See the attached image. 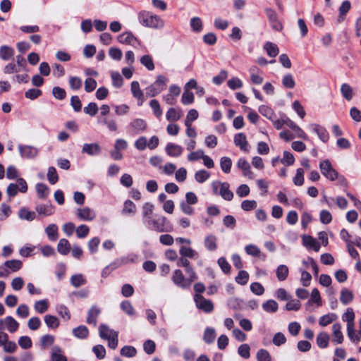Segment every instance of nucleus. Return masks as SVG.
Returning a JSON list of instances; mask_svg holds the SVG:
<instances>
[{"label": "nucleus", "mask_w": 361, "mask_h": 361, "mask_svg": "<svg viewBox=\"0 0 361 361\" xmlns=\"http://www.w3.org/2000/svg\"><path fill=\"white\" fill-rule=\"evenodd\" d=\"M143 224L148 228L159 233L171 232L173 230L172 224L165 216H161L157 219H154L152 217L149 219H147Z\"/></svg>", "instance_id": "obj_1"}, {"label": "nucleus", "mask_w": 361, "mask_h": 361, "mask_svg": "<svg viewBox=\"0 0 361 361\" xmlns=\"http://www.w3.org/2000/svg\"><path fill=\"white\" fill-rule=\"evenodd\" d=\"M140 23L145 26L152 28L161 27L164 25L163 21L157 16H152L148 12H140L138 16Z\"/></svg>", "instance_id": "obj_2"}, {"label": "nucleus", "mask_w": 361, "mask_h": 361, "mask_svg": "<svg viewBox=\"0 0 361 361\" xmlns=\"http://www.w3.org/2000/svg\"><path fill=\"white\" fill-rule=\"evenodd\" d=\"M167 81L168 79L164 75H158L156 80L147 88V95L153 97L159 94L166 89Z\"/></svg>", "instance_id": "obj_3"}, {"label": "nucleus", "mask_w": 361, "mask_h": 361, "mask_svg": "<svg viewBox=\"0 0 361 361\" xmlns=\"http://www.w3.org/2000/svg\"><path fill=\"white\" fill-rule=\"evenodd\" d=\"M194 301L196 307L205 313H211L214 310V304L212 300L206 299L201 294L194 295Z\"/></svg>", "instance_id": "obj_4"}, {"label": "nucleus", "mask_w": 361, "mask_h": 361, "mask_svg": "<svg viewBox=\"0 0 361 361\" xmlns=\"http://www.w3.org/2000/svg\"><path fill=\"white\" fill-rule=\"evenodd\" d=\"M320 171L324 176L331 181L336 180L338 172L332 167L329 159H325L319 164Z\"/></svg>", "instance_id": "obj_5"}, {"label": "nucleus", "mask_w": 361, "mask_h": 361, "mask_svg": "<svg viewBox=\"0 0 361 361\" xmlns=\"http://www.w3.org/2000/svg\"><path fill=\"white\" fill-rule=\"evenodd\" d=\"M171 279L175 285L183 289L188 288L191 286L188 278L185 277L180 269H176L173 271Z\"/></svg>", "instance_id": "obj_6"}, {"label": "nucleus", "mask_w": 361, "mask_h": 361, "mask_svg": "<svg viewBox=\"0 0 361 361\" xmlns=\"http://www.w3.org/2000/svg\"><path fill=\"white\" fill-rule=\"evenodd\" d=\"M354 319L355 314L353 309L348 308L345 313L343 315V320L347 322V331L350 339H353V334H355Z\"/></svg>", "instance_id": "obj_7"}, {"label": "nucleus", "mask_w": 361, "mask_h": 361, "mask_svg": "<svg viewBox=\"0 0 361 361\" xmlns=\"http://www.w3.org/2000/svg\"><path fill=\"white\" fill-rule=\"evenodd\" d=\"M20 154L22 157L27 159H33L38 154V149L30 145H18Z\"/></svg>", "instance_id": "obj_8"}, {"label": "nucleus", "mask_w": 361, "mask_h": 361, "mask_svg": "<svg viewBox=\"0 0 361 361\" xmlns=\"http://www.w3.org/2000/svg\"><path fill=\"white\" fill-rule=\"evenodd\" d=\"M310 128L312 131L317 134L318 137L323 142H326L329 140V133L324 127L313 123L310 125Z\"/></svg>", "instance_id": "obj_9"}, {"label": "nucleus", "mask_w": 361, "mask_h": 361, "mask_svg": "<svg viewBox=\"0 0 361 361\" xmlns=\"http://www.w3.org/2000/svg\"><path fill=\"white\" fill-rule=\"evenodd\" d=\"M77 216L84 221H92L96 217V214L94 210L89 207H84L78 209L77 211Z\"/></svg>", "instance_id": "obj_10"}, {"label": "nucleus", "mask_w": 361, "mask_h": 361, "mask_svg": "<svg viewBox=\"0 0 361 361\" xmlns=\"http://www.w3.org/2000/svg\"><path fill=\"white\" fill-rule=\"evenodd\" d=\"M101 312L100 309L96 306L92 305L88 311L87 317V323L89 324H92L94 326H97V318Z\"/></svg>", "instance_id": "obj_11"}, {"label": "nucleus", "mask_w": 361, "mask_h": 361, "mask_svg": "<svg viewBox=\"0 0 361 361\" xmlns=\"http://www.w3.org/2000/svg\"><path fill=\"white\" fill-rule=\"evenodd\" d=\"M165 150L169 156L178 157L182 154L183 149L180 145H178L172 142H169L166 146Z\"/></svg>", "instance_id": "obj_12"}, {"label": "nucleus", "mask_w": 361, "mask_h": 361, "mask_svg": "<svg viewBox=\"0 0 361 361\" xmlns=\"http://www.w3.org/2000/svg\"><path fill=\"white\" fill-rule=\"evenodd\" d=\"M234 143L237 147H239L241 150L248 152V142L244 133H239L235 135Z\"/></svg>", "instance_id": "obj_13"}, {"label": "nucleus", "mask_w": 361, "mask_h": 361, "mask_svg": "<svg viewBox=\"0 0 361 361\" xmlns=\"http://www.w3.org/2000/svg\"><path fill=\"white\" fill-rule=\"evenodd\" d=\"M118 41L121 44H128L134 46L137 42V38L130 32H125L118 35Z\"/></svg>", "instance_id": "obj_14"}, {"label": "nucleus", "mask_w": 361, "mask_h": 361, "mask_svg": "<svg viewBox=\"0 0 361 361\" xmlns=\"http://www.w3.org/2000/svg\"><path fill=\"white\" fill-rule=\"evenodd\" d=\"M82 152L90 156L99 154L101 152V147L97 143L84 144Z\"/></svg>", "instance_id": "obj_15"}, {"label": "nucleus", "mask_w": 361, "mask_h": 361, "mask_svg": "<svg viewBox=\"0 0 361 361\" xmlns=\"http://www.w3.org/2000/svg\"><path fill=\"white\" fill-rule=\"evenodd\" d=\"M302 243L307 247L312 248L315 252H319L321 247L319 243L310 235H304Z\"/></svg>", "instance_id": "obj_16"}, {"label": "nucleus", "mask_w": 361, "mask_h": 361, "mask_svg": "<svg viewBox=\"0 0 361 361\" xmlns=\"http://www.w3.org/2000/svg\"><path fill=\"white\" fill-rule=\"evenodd\" d=\"M237 165L238 167L243 171L244 176H248L250 178H252L253 173L250 170V164L245 159H239Z\"/></svg>", "instance_id": "obj_17"}, {"label": "nucleus", "mask_w": 361, "mask_h": 361, "mask_svg": "<svg viewBox=\"0 0 361 361\" xmlns=\"http://www.w3.org/2000/svg\"><path fill=\"white\" fill-rule=\"evenodd\" d=\"M224 200L230 201L233 197V193L229 190V184L226 182L221 184L220 191L219 192Z\"/></svg>", "instance_id": "obj_18"}, {"label": "nucleus", "mask_w": 361, "mask_h": 361, "mask_svg": "<svg viewBox=\"0 0 361 361\" xmlns=\"http://www.w3.org/2000/svg\"><path fill=\"white\" fill-rule=\"evenodd\" d=\"M14 55V49L7 45L0 47V58L4 61L9 60Z\"/></svg>", "instance_id": "obj_19"}, {"label": "nucleus", "mask_w": 361, "mask_h": 361, "mask_svg": "<svg viewBox=\"0 0 361 361\" xmlns=\"http://www.w3.org/2000/svg\"><path fill=\"white\" fill-rule=\"evenodd\" d=\"M35 209L39 215L50 216L54 213V207L51 204H39Z\"/></svg>", "instance_id": "obj_20"}, {"label": "nucleus", "mask_w": 361, "mask_h": 361, "mask_svg": "<svg viewBox=\"0 0 361 361\" xmlns=\"http://www.w3.org/2000/svg\"><path fill=\"white\" fill-rule=\"evenodd\" d=\"M99 336L102 339H107L109 337L113 336V333H118L113 329H109V327L104 324H102L99 327Z\"/></svg>", "instance_id": "obj_21"}, {"label": "nucleus", "mask_w": 361, "mask_h": 361, "mask_svg": "<svg viewBox=\"0 0 361 361\" xmlns=\"http://www.w3.org/2000/svg\"><path fill=\"white\" fill-rule=\"evenodd\" d=\"M71 250V245L67 239L62 238L59 240L57 245L58 252L63 255H67Z\"/></svg>", "instance_id": "obj_22"}, {"label": "nucleus", "mask_w": 361, "mask_h": 361, "mask_svg": "<svg viewBox=\"0 0 361 361\" xmlns=\"http://www.w3.org/2000/svg\"><path fill=\"white\" fill-rule=\"evenodd\" d=\"M154 205L150 202H146L142 207V221H146L152 217Z\"/></svg>", "instance_id": "obj_23"}, {"label": "nucleus", "mask_w": 361, "mask_h": 361, "mask_svg": "<svg viewBox=\"0 0 361 361\" xmlns=\"http://www.w3.org/2000/svg\"><path fill=\"white\" fill-rule=\"evenodd\" d=\"M353 300V294L352 291L347 288H343L341 291L340 300L342 304L346 305Z\"/></svg>", "instance_id": "obj_24"}, {"label": "nucleus", "mask_w": 361, "mask_h": 361, "mask_svg": "<svg viewBox=\"0 0 361 361\" xmlns=\"http://www.w3.org/2000/svg\"><path fill=\"white\" fill-rule=\"evenodd\" d=\"M45 232L50 240L54 241L58 238V227L56 224H49L46 228Z\"/></svg>", "instance_id": "obj_25"}, {"label": "nucleus", "mask_w": 361, "mask_h": 361, "mask_svg": "<svg viewBox=\"0 0 361 361\" xmlns=\"http://www.w3.org/2000/svg\"><path fill=\"white\" fill-rule=\"evenodd\" d=\"M73 335L80 339L86 338L89 334L88 329L83 325H80L73 329Z\"/></svg>", "instance_id": "obj_26"}, {"label": "nucleus", "mask_w": 361, "mask_h": 361, "mask_svg": "<svg viewBox=\"0 0 361 361\" xmlns=\"http://www.w3.org/2000/svg\"><path fill=\"white\" fill-rule=\"evenodd\" d=\"M4 266L12 271L16 272L22 268L23 263L19 259H11L6 261L4 262Z\"/></svg>", "instance_id": "obj_27"}, {"label": "nucleus", "mask_w": 361, "mask_h": 361, "mask_svg": "<svg viewBox=\"0 0 361 361\" xmlns=\"http://www.w3.org/2000/svg\"><path fill=\"white\" fill-rule=\"evenodd\" d=\"M181 111L174 108H170L166 115V119L169 121H177L181 117Z\"/></svg>", "instance_id": "obj_28"}, {"label": "nucleus", "mask_w": 361, "mask_h": 361, "mask_svg": "<svg viewBox=\"0 0 361 361\" xmlns=\"http://www.w3.org/2000/svg\"><path fill=\"white\" fill-rule=\"evenodd\" d=\"M329 336L324 332L319 333L317 336V344L321 348H325L328 346Z\"/></svg>", "instance_id": "obj_29"}, {"label": "nucleus", "mask_w": 361, "mask_h": 361, "mask_svg": "<svg viewBox=\"0 0 361 361\" xmlns=\"http://www.w3.org/2000/svg\"><path fill=\"white\" fill-rule=\"evenodd\" d=\"M180 255L183 257H189V258H197L198 254L191 247H188L185 246H181L179 250Z\"/></svg>", "instance_id": "obj_30"}, {"label": "nucleus", "mask_w": 361, "mask_h": 361, "mask_svg": "<svg viewBox=\"0 0 361 361\" xmlns=\"http://www.w3.org/2000/svg\"><path fill=\"white\" fill-rule=\"evenodd\" d=\"M264 48L270 57H275L279 54V50L277 45L272 42H267Z\"/></svg>", "instance_id": "obj_31"}, {"label": "nucleus", "mask_w": 361, "mask_h": 361, "mask_svg": "<svg viewBox=\"0 0 361 361\" xmlns=\"http://www.w3.org/2000/svg\"><path fill=\"white\" fill-rule=\"evenodd\" d=\"M5 324L8 330L11 333L16 332L19 326L18 322L16 321L11 316H8L5 318Z\"/></svg>", "instance_id": "obj_32"}, {"label": "nucleus", "mask_w": 361, "mask_h": 361, "mask_svg": "<svg viewBox=\"0 0 361 361\" xmlns=\"http://www.w3.org/2000/svg\"><path fill=\"white\" fill-rule=\"evenodd\" d=\"M44 322L47 326L51 329H56L59 326V319L54 315L47 314L44 317Z\"/></svg>", "instance_id": "obj_33"}, {"label": "nucleus", "mask_w": 361, "mask_h": 361, "mask_svg": "<svg viewBox=\"0 0 361 361\" xmlns=\"http://www.w3.org/2000/svg\"><path fill=\"white\" fill-rule=\"evenodd\" d=\"M204 246L210 251H214L217 248L216 238L213 235H208L204 239Z\"/></svg>", "instance_id": "obj_34"}, {"label": "nucleus", "mask_w": 361, "mask_h": 361, "mask_svg": "<svg viewBox=\"0 0 361 361\" xmlns=\"http://www.w3.org/2000/svg\"><path fill=\"white\" fill-rule=\"evenodd\" d=\"M288 268L287 266L281 264L279 265L276 271V276L278 279L281 281H283L286 279L288 275Z\"/></svg>", "instance_id": "obj_35"}, {"label": "nucleus", "mask_w": 361, "mask_h": 361, "mask_svg": "<svg viewBox=\"0 0 361 361\" xmlns=\"http://www.w3.org/2000/svg\"><path fill=\"white\" fill-rule=\"evenodd\" d=\"M136 212V206L135 204L130 200H126L124 202L123 208L122 209V213L125 214H135Z\"/></svg>", "instance_id": "obj_36"}, {"label": "nucleus", "mask_w": 361, "mask_h": 361, "mask_svg": "<svg viewBox=\"0 0 361 361\" xmlns=\"http://www.w3.org/2000/svg\"><path fill=\"white\" fill-rule=\"evenodd\" d=\"M278 307V303L274 300H269L262 304V308L267 312H276Z\"/></svg>", "instance_id": "obj_37"}, {"label": "nucleus", "mask_w": 361, "mask_h": 361, "mask_svg": "<svg viewBox=\"0 0 361 361\" xmlns=\"http://www.w3.org/2000/svg\"><path fill=\"white\" fill-rule=\"evenodd\" d=\"M216 334L215 331L213 328L207 327L204 332L203 336V339L205 341V343L210 344L213 343L215 340Z\"/></svg>", "instance_id": "obj_38"}, {"label": "nucleus", "mask_w": 361, "mask_h": 361, "mask_svg": "<svg viewBox=\"0 0 361 361\" xmlns=\"http://www.w3.org/2000/svg\"><path fill=\"white\" fill-rule=\"evenodd\" d=\"M341 326L339 324H334L332 326V330L334 336L335 337V341L337 343H341L343 341V336L341 331Z\"/></svg>", "instance_id": "obj_39"}, {"label": "nucleus", "mask_w": 361, "mask_h": 361, "mask_svg": "<svg viewBox=\"0 0 361 361\" xmlns=\"http://www.w3.org/2000/svg\"><path fill=\"white\" fill-rule=\"evenodd\" d=\"M36 190L40 199H45L49 193V188L44 183H37L36 185Z\"/></svg>", "instance_id": "obj_40"}, {"label": "nucleus", "mask_w": 361, "mask_h": 361, "mask_svg": "<svg viewBox=\"0 0 361 361\" xmlns=\"http://www.w3.org/2000/svg\"><path fill=\"white\" fill-rule=\"evenodd\" d=\"M282 84L284 87L288 89H293L295 86V82L290 73H288L283 77Z\"/></svg>", "instance_id": "obj_41"}, {"label": "nucleus", "mask_w": 361, "mask_h": 361, "mask_svg": "<svg viewBox=\"0 0 361 361\" xmlns=\"http://www.w3.org/2000/svg\"><path fill=\"white\" fill-rule=\"evenodd\" d=\"M228 305L233 310H240L243 307V301L238 298H231L228 300Z\"/></svg>", "instance_id": "obj_42"}, {"label": "nucleus", "mask_w": 361, "mask_h": 361, "mask_svg": "<svg viewBox=\"0 0 361 361\" xmlns=\"http://www.w3.org/2000/svg\"><path fill=\"white\" fill-rule=\"evenodd\" d=\"M220 166L224 173H228L231 171L232 161L229 157H224L221 159Z\"/></svg>", "instance_id": "obj_43"}, {"label": "nucleus", "mask_w": 361, "mask_h": 361, "mask_svg": "<svg viewBox=\"0 0 361 361\" xmlns=\"http://www.w3.org/2000/svg\"><path fill=\"white\" fill-rule=\"evenodd\" d=\"M120 353L122 356L133 357L135 356L137 350L133 346L125 345L121 349Z\"/></svg>", "instance_id": "obj_44"}, {"label": "nucleus", "mask_w": 361, "mask_h": 361, "mask_svg": "<svg viewBox=\"0 0 361 361\" xmlns=\"http://www.w3.org/2000/svg\"><path fill=\"white\" fill-rule=\"evenodd\" d=\"M18 215L20 219L27 221H32L35 218V213L27 210L26 208H21Z\"/></svg>", "instance_id": "obj_45"}, {"label": "nucleus", "mask_w": 361, "mask_h": 361, "mask_svg": "<svg viewBox=\"0 0 361 361\" xmlns=\"http://www.w3.org/2000/svg\"><path fill=\"white\" fill-rule=\"evenodd\" d=\"M209 176L210 173L204 169L197 171L195 174V180L200 183L206 181Z\"/></svg>", "instance_id": "obj_46"}, {"label": "nucleus", "mask_w": 361, "mask_h": 361, "mask_svg": "<svg viewBox=\"0 0 361 361\" xmlns=\"http://www.w3.org/2000/svg\"><path fill=\"white\" fill-rule=\"evenodd\" d=\"M49 308V302L47 300L37 301L35 304V310L39 314L45 312Z\"/></svg>", "instance_id": "obj_47"}, {"label": "nucleus", "mask_w": 361, "mask_h": 361, "mask_svg": "<svg viewBox=\"0 0 361 361\" xmlns=\"http://www.w3.org/2000/svg\"><path fill=\"white\" fill-rule=\"evenodd\" d=\"M341 92L346 100L350 101L353 98V90L349 85L346 83L343 84L341 87Z\"/></svg>", "instance_id": "obj_48"}, {"label": "nucleus", "mask_w": 361, "mask_h": 361, "mask_svg": "<svg viewBox=\"0 0 361 361\" xmlns=\"http://www.w3.org/2000/svg\"><path fill=\"white\" fill-rule=\"evenodd\" d=\"M71 283L75 288H78L86 283V280L82 274H75L71 276Z\"/></svg>", "instance_id": "obj_49"}, {"label": "nucleus", "mask_w": 361, "mask_h": 361, "mask_svg": "<svg viewBox=\"0 0 361 361\" xmlns=\"http://www.w3.org/2000/svg\"><path fill=\"white\" fill-rule=\"evenodd\" d=\"M131 92L134 97L140 99L143 97L142 91L140 88V85L137 81H133L131 82Z\"/></svg>", "instance_id": "obj_50"}, {"label": "nucleus", "mask_w": 361, "mask_h": 361, "mask_svg": "<svg viewBox=\"0 0 361 361\" xmlns=\"http://www.w3.org/2000/svg\"><path fill=\"white\" fill-rule=\"evenodd\" d=\"M121 310L129 316H133L135 314L134 307L131 302L128 300H125L121 303Z\"/></svg>", "instance_id": "obj_51"}, {"label": "nucleus", "mask_w": 361, "mask_h": 361, "mask_svg": "<svg viewBox=\"0 0 361 361\" xmlns=\"http://www.w3.org/2000/svg\"><path fill=\"white\" fill-rule=\"evenodd\" d=\"M190 26L194 32H200L202 30V22L200 18L193 17L190 20Z\"/></svg>", "instance_id": "obj_52"}, {"label": "nucleus", "mask_w": 361, "mask_h": 361, "mask_svg": "<svg viewBox=\"0 0 361 361\" xmlns=\"http://www.w3.org/2000/svg\"><path fill=\"white\" fill-rule=\"evenodd\" d=\"M140 63L149 71L154 69V64L152 58L149 55H144L140 59Z\"/></svg>", "instance_id": "obj_53"}, {"label": "nucleus", "mask_w": 361, "mask_h": 361, "mask_svg": "<svg viewBox=\"0 0 361 361\" xmlns=\"http://www.w3.org/2000/svg\"><path fill=\"white\" fill-rule=\"evenodd\" d=\"M131 126L137 132L144 131L147 127L146 122L140 118L135 119L131 123Z\"/></svg>", "instance_id": "obj_54"}, {"label": "nucleus", "mask_w": 361, "mask_h": 361, "mask_svg": "<svg viewBox=\"0 0 361 361\" xmlns=\"http://www.w3.org/2000/svg\"><path fill=\"white\" fill-rule=\"evenodd\" d=\"M312 302L316 303L319 306L322 305L320 293L319 290L316 288L312 290L311 298L308 300L307 304L310 305Z\"/></svg>", "instance_id": "obj_55"}, {"label": "nucleus", "mask_w": 361, "mask_h": 361, "mask_svg": "<svg viewBox=\"0 0 361 361\" xmlns=\"http://www.w3.org/2000/svg\"><path fill=\"white\" fill-rule=\"evenodd\" d=\"M54 350L51 355L52 361H67V357L61 353L62 350L59 347H54Z\"/></svg>", "instance_id": "obj_56"}, {"label": "nucleus", "mask_w": 361, "mask_h": 361, "mask_svg": "<svg viewBox=\"0 0 361 361\" xmlns=\"http://www.w3.org/2000/svg\"><path fill=\"white\" fill-rule=\"evenodd\" d=\"M84 112L90 116H94L98 112L97 104L94 102H90L83 109Z\"/></svg>", "instance_id": "obj_57"}, {"label": "nucleus", "mask_w": 361, "mask_h": 361, "mask_svg": "<svg viewBox=\"0 0 361 361\" xmlns=\"http://www.w3.org/2000/svg\"><path fill=\"white\" fill-rule=\"evenodd\" d=\"M249 279V274L246 271L240 270L235 277V281L240 285H245Z\"/></svg>", "instance_id": "obj_58"}, {"label": "nucleus", "mask_w": 361, "mask_h": 361, "mask_svg": "<svg viewBox=\"0 0 361 361\" xmlns=\"http://www.w3.org/2000/svg\"><path fill=\"white\" fill-rule=\"evenodd\" d=\"M54 336L49 334L44 335L40 340L41 346L43 349H45L48 346L51 345L54 343Z\"/></svg>", "instance_id": "obj_59"}, {"label": "nucleus", "mask_w": 361, "mask_h": 361, "mask_svg": "<svg viewBox=\"0 0 361 361\" xmlns=\"http://www.w3.org/2000/svg\"><path fill=\"white\" fill-rule=\"evenodd\" d=\"M293 183L295 185H302L304 183V170L299 168L296 170V174L293 178Z\"/></svg>", "instance_id": "obj_60"}, {"label": "nucleus", "mask_w": 361, "mask_h": 361, "mask_svg": "<svg viewBox=\"0 0 361 361\" xmlns=\"http://www.w3.org/2000/svg\"><path fill=\"white\" fill-rule=\"evenodd\" d=\"M42 94V91L39 89L32 88L29 89L25 92V97L27 99L34 100L41 96Z\"/></svg>", "instance_id": "obj_61"}, {"label": "nucleus", "mask_w": 361, "mask_h": 361, "mask_svg": "<svg viewBox=\"0 0 361 361\" xmlns=\"http://www.w3.org/2000/svg\"><path fill=\"white\" fill-rule=\"evenodd\" d=\"M250 290L257 295H262L264 293V288L258 282H254L250 284Z\"/></svg>", "instance_id": "obj_62"}, {"label": "nucleus", "mask_w": 361, "mask_h": 361, "mask_svg": "<svg viewBox=\"0 0 361 361\" xmlns=\"http://www.w3.org/2000/svg\"><path fill=\"white\" fill-rule=\"evenodd\" d=\"M257 361H271L269 353L265 349H260L257 353Z\"/></svg>", "instance_id": "obj_63"}, {"label": "nucleus", "mask_w": 361, "mask_h": 361, "mask_svg": "<svg viewBox=\"0 0 361 361\" xmlns=\"http://www.w3.org/2000/svg\"><path fill=\"white\" fill-rule=\"evenodd\" d=\"M156 348V344L152 340H147L143 344V349L145 352L151 355L154 353Z\"/></svg>", "instance_id": "obj_64"}]
</instances>
